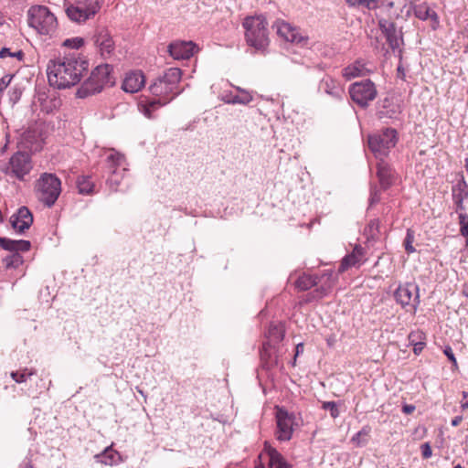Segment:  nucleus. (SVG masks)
<instances>
[{
	"label": "nucleus",
	"instance_id": "nucleus-19",
	"mask_svg": "<svg viewBox=\"0 0 468 468\" xmlns=\"http://www.w3.org/2000/svg\"><path fill=\"white\" fill-rule=\"evenodd\" d=\"M259 459L261 463L256 464V468H264L262 461L268 462L269 468H291L281 453L272 448H268L265 452L261 453Z\"/></svg>",
	"mask_w": 468,
	"mask_h": 468
},
{
	"label": "nucleus",
	"instance_id": "nucleus-63",
	"mask_svg": "<svg viewBox=\"0 0 468 468\" xmlns=\"http://www.w3.org/2000/svg\"><path fill=\"white\" fill-rule=\"evenodd\" d=\"M359 440H360V437H356V440L355 441H359Z\"/></svg>",
	"mask_w": 468,
	"mask_h": 468
},
{
	"label": "nucleus",
	"instance_id": "nucleus-9",
	"mask_svg": "<svg viewBox=\"0 0 468 468\" xmlns=\"http://www.w3.org/2000/svg\"><path fill=\"white\" fill-rule=\"evenodd\" d=\"M465 181H461L452 186V197L457 206L456 212L459 214L461 233L468 237V192Z\"/></svg>",
	"mask_w": 468,
	"mask_h": 468
},
{
	"label": "nucleus",
	"instance_id": "nucleus-17",
	"mask_svg": "<svg viewBox=\"0 0 468 468\" xmlns=\"http://www.w3.org/2000/svg\"><path fill=\"white\" fill-rule=\"evenodd\" d=\"M273 27L276 28L278 36L288 42L302 44L305 40L296 27L285 21H276Z\"/></svg>",
	"mask_w": 468,
	"mask_h": 468
},
{
	"label": "nucleus",
	"instance_id": "nucleus-24",
	"mask_svg": "<svg viewBox=\"0 0 468 468\" xmlns=\"http://www.w3.org/2000/svg\"><path fill=\"white\" fill-rule=\"evenodd\" d=\"M401 112L399 104L394 101L392 98H385L379 104L378 110V116L379 119L383 118H396Z\"/></svg>",
	"mask_w": 468,
	"mask_h": 468
},
{
	"label": "nucleus",
	"instance_id": "nucleus-44",
	"mask_svg": "<svg viewBox=\"0 0 468 468\" xmlns=\"http://www.w3.org/2000/svg\"><path fill=\"white\" fill-rule=\"evenodd\" d=\"M443 353L448 357V359L452 362V367L457 368L458 363L454 356L452 347L446 346L445 349L443 350Z\"/></svg>",
	"mask_w": 468,
	"mask_h": 468
},
{
	"label": "nucleus",
	"instance_id": "nucleus-6",
	"mask_svg": "<svg viewBox=\"0 0 468 468\" xmlns=\"http://www.w3.org/2000/svg\"><path fill=\"white\" fill-rule=\"evenodd\" d=\"M36 189L39 200L50 207L59 197L61 182L56 175L44 173L37 181Z\"/></svg>",
	"mask_w": 468,
	"mask_h": 468
},
{
	"label": "nucleus",
	"instance_id": "nucleus-28",
	"mask_svg": "<svg viewBox=\"0 0 468 468\" xmlns=\"http://www.w3.org/2000/svg\"><path fill=\"white\" fill-rule=\"evenodd\" d=\"M111 71L112 67L109 64H102L96 67L91 73L104 88L106 85H112L114 83Z\"/></svg>",
	"mask_w": 468,
	"mask_h": 468
},
{
	"label": "nucleus",
	"instance_id": "nucleus-8",
	"mask_svg": "<svg viewBox=\"0 0 468 468\" xmlns=\"http://www.w3.org/2000/svg\"><path fill=\"white\" fill-rule=\"evenodd\" d=\"M348 91L352 101L361 108H367L378 96L377 87L369 79L352 83Z\"/></svg>",
	"mask_w": 468,
	"mask_h": 468
},
{
	"label": "nucleus",
	"instance_id": "nucleus-1",
	"mask_svg": "<svg viewBox=\"0 0 468 468\" xmlns=\"http://www.w3.org/2000/svg\"><path fill=\"white\" fill-rule=\"evenodd\" d=\"M87 69L88 61L75 54L58 58L48 64V82L58 90L68 89L79 83Z\"/></svg>",
	"mask_w": 468,
	"mask_h": 468
},
{
	"label": "nucleus",
	"instance_id": "nucleus-18",
	"mask_svg": "<svg viewBox=\"0 0 468 468\" xmlns=\"http://www.w3.org/2000/svg\"><path fill=\"white\" fill-rule=\"evenodd\" d=\"M10 223L14 229L22 233L32 225L33 216L27 207H21L17 213L11 216Z\"/></svg>",
	"mask_w": 468,
	"mask_h": 468
},
{
	"label": "nucleus",
	"instance_id": "nucleus-46",
	"mask_svg": "<svg viewBox=\"0 0 468 468\" xmlns=\"http://www.w3.org/2000/svg\"><path fill=\"white\" fill-rule=\"evenodd\" d=\"M421 454L424 459H429L432 455V450L429 442H425L421 445Z\"/></svg>",
	"mask_w": 468,
	"mask_h": 468
},
{
	"label": "nucleus",
	"instance_id": "nucleus-12",
	"mask_svg": "<svg viewBox=\"0 0 468 468\" xmlns=\"http://www.w3.org/2000/svg\"><path fill=\"white\" fill-rule=\"evenodd\" d=\"M32 168L30 155L26 152H16L10 157L5 173L22 181L30 173Z\"/></svg>",
	"mask_w": 468,
	"mask_h": 468
},
{
	"label": "nucleus",
	"instance_id": "nucleus-57",
	"mask_svg": "<svg viewBox=\"0 0 468 468\" xmlns=\"http://www.w3.org/2000/svg\"><path fill=\"white\" fill-rule=\"evenodd\" d=\"M463 204L466 207V210L468 211V199H464Z\"/></svg>",
	"mask_w": 468,
	"mask_h": 468
},
{
	"label": "nucleus",
	"instance_id": "nucleus-38",
	"mask_svg": "<svg viewBox=\"0 0 468 468\" xmlns=\"http://www.w3.org/2000/svg\"><path fill=\"white\" fill-rule=\"evenodd\" d=\"M381 189L373 185L370 187L369 207H373L380 201Z\"/></svg>",
	"mask_w": 468,
	"mask_h": 468
},
{
	"label": "nucleus",
	"instance_id": "nucleus-36",
	"mask_svg": "<svg viewBox=\"0 0 468 468\" xmlns=\"http://www.w3.org/2000/svg\"><path fill=\"white\" fill-rule=\"evenodd\" d=\"M36 372L32 369L24 368L22 370L18 371H13L11 372V378L16 382V383H23L27 380L28 378L35 375Z\"/></svg>",
	"mask_w": 468,
	"mask_h": 468
},
{
	"label": "nucleus",
	"instance_id": "nucleus-25",
	"mask_svg": "<svg viewBox=\"0 0 468 468\" xmlns=\"http://www.w3.org/2000/svg\"><path fill=\"white\" fill-rule=\"evenodd\" d=\"M363 248L359 245H356L351 253L346 255L338 268V272H344L351 267L356 266L359 264L363 258Z\"/></svg>",
	"mask_w": 468,
	"mask_h": 468
},
{
	"label": "nucleus",
	"instance_id": "nucleus-52",
	"mask_svg": "<svg viewBox=\"0 0 468 468\" xmlns=\"http://www.w3.org/2000/svg\"><path fill=\"white\" fill-rule=\"evenodd\" d=\"M397 71H398V76L401 79H404L405 78V73H404V69L402 68L401 65H399L398 69H397Z\"/></svg>",
	"mask_w": 468,
	"mask_h": 468
},
{
	"label": "nucleus",
	"instance_id": "nucleus-23",
	"mask_svg": "<svg viewBox=\"0 0 468 468\" xmlns=\"http://www.w3.org/2000/svg\"><path fill=\"white\" fill-rule=\"evenodd\" d=\"M377 176L379 180L381 189L387 190L394 181V172L390 165L384 160H379L377 165Z\"/></svg>",
	"mask_w": 468,
	"mask_h": 468
},
{
	"label": "nucleus",
	"instance_id": "nucleus-31",
	"mask_svg": "<svg viewBox=\"0 0 468 468\" xmlns=\"http://www.w3.org/2000/svg\"><path fill=\"white\" fill-rule=\"evenodd\" d=\"M325 92L336 100H342L345 94L342 85L332 79L325 81Z\"/></svg>",
	"mask_w": 468,
	"mask_h": 468
},
{
	"label": "nucleus",
	"instance_id": "nucleus-42",
	"mask_svg": "<svg viewBox=\"0 0 468 468\" xmlns=\"http://www.w3.org/2000/svg\"><path fill=\"white\" fill-rule=\"evenodd\" d=\"M328 268L324 269V278L327 277L330 285L333 284L336 280L339 272H335L331 265L324 264Z\"/></svg>",
	"mask_w": 468,
	"mask_h": 468
},
{
	"label": "nucleus",
	"instance_id": "nucleus-39",
	"mask_svg": "<svg viewBox=\"0 0 468 468\" xmlns=\"http://www.w3.org/2000/svg\"><path fill=\"white\" fill-rule=\"evenodd\" d=\"M413 241H414V233L411 229H408L406 238L404 239L405 250L408 253H413L415 251V248L412 245Z\"/></svg>",
	"mask_w": 468,
	"mask_h": 468
},
{
	"label": "nucleus",
	"instance_id": "nucleus-50",
	"mask_svg": "<svg viewBox=\"0 0 468 468\" xmlns=\"http://www.w3.org/2000/svg\"><path fill=\"white\" fill-rule=\"evenodd\" d=\"M304 350V346L303 343H299L296 345L295 347V356H299L301 353H303Z\"/></svg>",
	"mask_w": 468,
	"mask_h": 468
},
{
	"label": "nucleus",
	"instance_id": "nucleus-16",
	"mask_svg": "<svg viewBox=\"0 0 468 468\" xmlns=\"http://www.w3.org/2000/svg\"><path fill=\"white\" fill-rule=\"evenodd\" d=\"M196 48L192 41H175L168 46V52L175 59H188L194 55Z\"/></svg>",
	"mask_w": 468,
	"mask_h": 468
},
{
	"label": "nucleus",
	"instance_id": "nucleus-2",
	"mask_svg": "<svg viewBox=\"0 0 468 468\" xmlns=\"http://www.w3.org/2000/svg\"><path fill=\"white\" fill-rule=\"evenodd\" d=\"M180 80L181 70L179 69H168L163 76L157 78L154 82L150 85L149 89L151 93L158 97V99L140 101L139 108L141 112L147 118H152V111L165 105L181 92V90H177Z\"/></svg>",
	"mask_w": 468,
	"mask_h": 468
},
{
	"label": "nucleus",
	"instance_id": "nucleus-40",
	"mask_svg": "<svg viewBox=\"0 0 468 468\" xmlns=\"http://www.w3.org/2000/svg\"><path fill=\"white\" fill-rule=\"evenodd\" d=\"M409 340L410 341V343L413 345V352L415 355H420L424 346H425V343L424 342H421V341H419V342H415L416 341V335L415 334H410L409 335Z\"/></svg>",
	"mask_w": 468,
	"mask_h": 468
},
{
	"label": "nucleus",
	"instance_id": "nucleus-61",
	"mask_svg": "<svg viewBox=\"0 0 468 468\" xmlns=\"http://www.w3.org/2000/svg\"><path fill=\"white\" fill-rule=\"evenodd\" d=\"M453 468H463L461 464H457L456 466H454Z\"/></svg>",
	"mask_w": 468,
	"mask_h": 468
},
{
	"label": "nucleus",
	"instance_id": "nucleus-34",
	"mask_svg": "<svg viewBox=\"0 0 468 468\" xmlns=\"http://www.w3.org/2000/svg\"><path fill=\"white\" fill-rule=\"evenodd\" d=\"M267 335L271 342H281L284 336L283 325L282 324H271Z\"/></svg>",
	"mask_w": 468,
	"mask_h": 468
},
{
	"label": "nucleus",
	"instance_id": "nucleus-49",
	"mask_svg": "<svg viewBox=\"0 0 468 468\" xmlns=\"http://www.w3.org/2000/svg\"><path fill=\"white\" fill-rule=\"evenodd\" d=\"M368 433H369V429L363 428L361 431H359L357 433H356L353 436L352 441H356V437H361L362 435L367 436Z\"/></svg>",
	"mask_w": 468,
	"mask_h": 468
},
{
	"label": "nucleus",
	"instance_id": "nucleus-11",
	"mask_svg": "<svg viewBox=\"0 0 468 468\" xmlns=\"http://www.w3.org/2000/svg\"><path fill=\"white\" fill-rule=\"evenodd\" d=\"M394 297L407 312L415 314L420 303L419 286L412 282L399 285L394 292Z\"/></svg>",
	"mask_w": 468,
	"mask_h": 468
},
{
	"label": "nucleus",
	"instance_id": "nucleus-4",
	"mask_svg": "<svg viewBox=\"0 0 468 468\" xmlns=\"http://www.w3.org/2000/svg\"><path fill=\"white\" fill-rule=\"evenodd\" d=\"M398 142V133L393 128H385L368 135V147L378 160H384Z\"/></svg>",
	"mask_w": 468,
	"mask_h": 468
},
{
	"label": "nucleus",
	"instance_id": "nucleus-35",
	"mask_svg": "<svg viewBox=\"0 0 468 468\" xmlns=\"http://www.w3.org/2000/svg\"><path fill=\"white\" fill-rule=\"evenodd\" d=\"M316 283L317 277L312 276L310 274H303L300 276L295 282L296 287L301 291H306Z\"/></svg>",
	"mask_w": 468,
	"mask_h": 468
},
{
	"label": "nucleus",
	"instance_id": "nucleus-15",
	"mask_svg": "<svg viewBox=\"0 0 468 468\" xmlns=\"http://www.w3.org/2000/svg\"><path fill=\"white\" fill-rule=\"evenodd\" d=\"M378 25L381 32L386 37L387 43L389 48L394 51L400 46V40L402 39L401 34L397 30L396 24L386 18H379Z\"/></svg>",
	"mask_w": 468,
	"mask_h": 468
},
{
	"label": "nucleus",
	"instance_id": "nucleus-62",
	"mask_svg": "<svg viewBox=\"0 0 468 468\" xmlns=\"http://www.w3.org/2000/svg\"><path fill=\"white\" fill-rule=\"evenodd\" d=\"M56 102H57L56 100H54V104H53L54 107H57V103Z\"/></svg>",
	"mask_w": 468,
	"mask_h": 468
},
{
	"label": "nucleus",
	"instance_id": "nucleus-48",
	"mask_svg": "<svg viewBox=\"0 0 468 468\" xmlns=\"http://www.w3.org/2000/svg\"><path fill=\"white\" fill-rule=\"evenodd\" d=\"M345 2L350 7H359V6H362L361 0H345Z\"/></svg>",
	"mask_w": 468,
	"mask_h": 468
},
{
	"label": "nucleus",
	"instance_id": "nucleus-47",
	"mask_svg": "<svg viewBox=\"0 0 468 468\" xmlns=\"http://www.w3.org/2000/svg\"><path fill=\"white\" fill-rule=\"evenodd\" d=\"M415 410V406L411 404H405L402 406V412L405 414H411Z\"/></svg>",
	"mask_w": 468,
	"mask_h": 468
},
{
	"label": "nucleus",
	"instance_id": "nucleus-45",
	"mask_svg": "<svg viewBox=\"0 0 468 468\" xmlns=\"http://www.w3.org/2000/svg\"><path fill=\"white\" fill-rule=\"evenodd\" d=\"M362 6L368 10H375L379 5V0H361Z\"/></svg>",
	"mask_w": 468,
	"mask_h": 468
},
{
	"label": "nucleus",
	"instance_id": "nucleus-53",
	"mask_svg": "<svg viewBox=\"0 0 468 468\" xmlns=\"http://www.w3.org/2000/svg\"><path fill=\"white\" fill-rule=\"evenodd\" d=\"M462 293L468 298V282L463 284Z\"/></svg>",
	"mask_w": 468,
	"mask_h": 468
},
{
	"label": "nucleus",
	"instance_id": "nucleus-7",
	"mask_svg": "<svg viewBox=\"0 0 468 468\" xmlns=\"http://www.w3.org/2000/svg\"><path fill=\"white\" fill-rule=\"evenodd\" d=\"M100 8L98 0H76L66 7V14L71 21L80 24L92 18Z\"/></svg>",
	"mask_w": 468,
	"mask_h": 468
},
{
	"label": "nucleus",
	"instance_id": "nucleus-60",
	"mask_svg": "<svg viewBox=\"0 0 468 468\" xmlns=\"http://www.w3.org/2000/svg\"><path fill=\"white\" fill-rule=\"evenodd\" d=\"M327 344H328L329 346H332V340L327 339Z\"/></svg>",
	"mask_w": 468,
	"mask_h": 468
},
{
	"label": "nucleus",
	"instance_id": "nucleus-58",
	"mask_svg": "<svg viewBox=\"0 0 468 468\" xmlns=\"http://www.w3.org/2000/svg\"><path fill=\"white\" fill-rule=\"evenodd\" d=\"M463 397L465 399V398H468V392L466 391H463Z\"/></svg>",
	"mask_w": 468,
	"mask_h": 468
},
{
	"label": "nucleus",
	"instance_id": "nucleus-13",
	"mask_svg": "<svg viewBox=\"0 0 468 468\" xmlns=\"http://www.w3.org/2000/svg\"><path fill=\"white\" fill-rule=\"evenodd\" d=\"M106 162L110 169V176L108 177L109 186L112 191H117L125 171V168H122L121 171L118 168L125 165V158L122 154L112 149L109 151Z\"/></svg>",
	"mask_w": 468,
	"mask_h": 468
},
{
	"label": "nucleus",
	"instance_id": "nucleus-14",
	"mask_svg": "<svg viewBox=\"0 0 468 468\" xmlns=\"http://www.w3.org/2000/svg\"><path fill=\"white\" fill-rule=\"evenodd\" d=\"M277 438L280 441H289L295 425L294 416L287 411L278 410L277 415Z\"/></svg>",
	"mask_w": 468,
	"mask_h": 468
},
{
	"label": "nucleus",
	"instance_id": "nucleus-33",
	"mask_svg": "<svg viewBox=\"0 0 468 468\" xmlns=\"http://www.w3.org/2000/svg\"><path fill=\"white\" fill-rule=\"evenodd\" d=\"M77 187L80 194L90 195L93 193L94 184L88 176H80L77 179Z\"/></svg>",
	"mask_w": 468,
	"mask_h": 468
},
{
	"label": "nucleus",
	"instance_id": "nucleus-21",
	"mask_svg": "<svg viewBox=\"0 0 468 468\" xmlns=\"http://www.w3.org/2000/svg\"><path fill=\"white\" fill-rule=\"evenodd\" d=\"M93 38L94 43L99 48L102 57L110 56L112 54L114 49V42L107 29H99Z\"/></svg>",
	"mask_w": 468,
	"mask_h": 468
},
{
	"label": "nucleus",
	"instance_id": "nucleus-55",
	"mask_svg": "<svg viewBox=\"0 0 468 468\" xmlns=\"http://www.w3.org/2000/svg\"><path fill=\"white\" fill-rule=\"evenodd\" d=\"M26 468H34L33 467V464L31 463V462H27V464H26Z\"/></svg>",
	"mask_w": 468,
	"mask_h": 468
},
{
	"label": "nucleus",
	"instance_id": "nucleus-22",
	"mask_svg": "<svg viewBox=\"0 0 468 468\" xmlns=\"http://www.w3.org/2000/svg\"><path fill=\"white\" fill-rule=\"evenodd\" d=\"M367 64L364 59L358 58L343 69V76L346 80L365 77L373 72V69H369Z\"/></svg>",
	"mask_w": 468,
	"mask_h": 468
},
{
	"label": "nucleus",
	"instance_id": "nucleus-10",
	"mask_svg": "<svg viewBox=\"0 0 468 468\" xmlns=\"http://www.w3.org/2000/svg\"><path fill=\"white\" fill-rule=\"evenodd\" d=\"M28 240H14L7 238H0V247L5 250L13 252L4 259L6 268H17L23 263L22 256L19 251H27L30 249Z\"/></svg>",
	"mask_w": 468,
	"mask_h": 468
},
{
	"label": "nucleus",
	"instance_id": "nucleus-20",
	"mask_svg": "<svg viewBox=\"0 0 468 468\" xmlns=\"http://www.w3.org/2000/svg\"><path fill=\"white\" fill-rule=\"evenodd\" d=\"M145 83V78L142 71L135 70L126 74L122 81V90L125 92L134 93L139 91Z\"/></svg>",
	"mask_w": 468,
	"mask_h": 468
},
{
	"label": "nucleus",
	"instance_id": "nucleus-3",
	"mask_svg": "<svg viewBox=\"0 0 468 468\" xmlns=\"http://www.w3.org/2000/svg\"><path fill=\"white\" fill-rule=\"evenodd\" d=\"M268 23L264 16L246 17L243 22L247 44L259 51H264L269 46Z\"/></svg>",
	"mask_w": 468,
	"mask_h": 468
},
{
	"label": "nucleus",
	"instance_id": "nucleus-37",
	"mask_svg": "<svg viewBox=\"0 0 468 468\" xmlns=\"http://www.w3.org/2000/svg\"><path fill=\"white\" fill-rule=\"evenodd\" d=\"M84 44V40L82 37H72L65 39L62 43L63 47L79 49L80 47H82Z\"/></svg>",
	"mask_w": 468,
	"mask_h": 468
},
{
	"label": "nucleus",
	"instance_id": "nucleus-29",
	"mask_svg": "<svg viewBox=\"0 0 468 468\" xmlns=\"http://www.w3.org/2000/svg\"><path fill=\"white\" fill-rule=\"evenodd\" d=\"M253 100V96L248 90H242V94L233 95L226 92L221 95V101L227 104L247 105Z\"/></svg>",
	"mask_w": 468,
	"mask_h": 468
},
{
	"label": "nucleus",
	"instance_id": "nucleus-26",
	"mask_svg": "<svg viewBox=\"0 0 468 468\" xmlns=\"http://www.w3.org/2000/svg\"><path fill=\"white\" fill-rule=\"evenodd\" d=\"M412 11L416 17L420 20H427L429 18L432 20H437V14L432 11L426 3H422L413 7L411 5L408 6L405 12V17H410L411 16Z\"/></svg>",
	"mask_w": 468,
	"mask_h": 468
},
{
	"label": "nucleus",
	"instance_id": "nucleus-43",
	"mask_svg": "<svg viewBox=\"0 0 468 468\" xmlns=\"http://www.w3.org/2000/svg\"><path fill=\"white\" fill-rule=\"evenodd\" d=\"M7 57H16L18 59H22L23 57H24V53L20 50V51H17V52H11L9 48H3L1 50H0V58H5Z\"/></svg>",
	"mask_w": 468,
	"mask_h": 468
},
{
	"label": "nucleus",
	"instance_id": "nucleus-27",
	"mask_svg": "<svg viewBox=\"0 0 468 468\" xmlns=\"http://www.w3.org/2000/svg\"><path fill=\"white\" fill-rule=\"evenodd\" d=\"M102 89L103 87L101 83L95 79L92 73H90V76L78 89L76 94L79 98H86L90 95L100 92Z\"/></svg>",
	"mask_w": 468,
	"mask_h": 468
},
{
	"label": "nucleus",
	"instance_id": "nucleus-32",
	"mask_svg": "<svg viewBox=\"0 0 468 468\" xmlns=\"http://www.w3.org/2000/svg\"><path fill=\"white\" fill-rule=\"evenodd\" d=\"M382 3L388 9L399 10L396 16V17H399L405 16L410 0H382Z\"/></svg>",
	"mask_w": 468,
	"mask_h": 468
},
{
	"label": "nucleus",
	"instance_id": "nucleus-56",
	"mask_svg": "<svg viewBox=\"0 0 468 468\" xmlns=\"http://www.w3.org/2000/svg\"><path fill=\"white\" fill-rule=\"evenodd\" d=\"M236 90L239 92V94H242V90H245L244 89L240 87H236Z\"/></svg>",
	"mask_w": 468,
	"mask_h": 468
},
{
	"label": "nucleus",
	"instance_id": "nucleus-59",
	"mask_svg": "<svg viewBox=\"0 0 468 468\" xmlns=\"http://www.w3.org/2000/svg\"><path fill=\"white\" fill-rule=\"evenodd\" d=\"M3 86H4V87L5 86V82H4V81H2V83H0V89H2V87H3Z\"/></svg>",
	"mask_w": 468,
	"mask_h": 468
},
{
	"label": "nucleus",
	"instance_id": "nucleus-5",
	"mask_svg": "<svg viewBox=\"0 0 468 468\" xmlns=\"http://www.w3.org/2000/svg\"><path fill=\"white\" fill-rule=\"evenodd\" d=\"M28 24L39 34L47 36H52L58 27L57 18L44 5H36L29 8Z\"/></svg>",
	"mask_w": 468,
	"mask_h": 468
},
{
	"label": "nucleus",
	"instance_id": "nucleus-51",
	"mask_svg": "<svg viewBox=\"0 0 468 468\" xmlns=\"http://www.w3.org/2000/svg\"><path fill=\"white\" fill-rule=\"evenodd\" d=\"M463 420V417L462 416H456L454 417L452 420V425L453 427H456L458 426Z\"/></svg>",
	"mask_w": 468,
	"mask_h": 468
},
{
	"label": "nucleus",
	"instance_id": "nucleus-54",
	"mask_svg": "<svg viewBox=\"0 0 468 468\" xmlns=\"http://www.w3.org/2000/svg\"><path fill=\"white\" fill-rule=\"evenodd\" d=\"M378 225H379L378 220H373V221H371V223H370V228H376V229H378Z\"/></svg>",
	"mask_w": 468,
	"mask_h": 468
},
{
	"label": "nucleus",
	"instance_id": "nucleus-41",
	"mask_svg": "<svg viewBox=\"0 0 468 468\" xmlns=\"http://www.w3.org/2000/svg\"><path fill=\"white\" fill-rule=\"evenodd\" d=\"M324 410H329L333 419H335L339 415L337 404L334 401L324 402Z\"/></svg>",
	"mask_w": 468,
	"mask_h": 468
},
{
	"label": "nucleus",
	"instance_id": "nucleus-30",
	"mask_svg": "<svg viewBox=\"0 0 468 468\" xmlns=\"http://www.w3.org/2000/svg\"><path fill=\"white\" fill-rule=\"evenodd\" d=\"M95 459L98 463H101L106 465H113L119 463L120 455L112 447H109L106 448L103 452L95 455Z\"/></svg>",
	"mask_w": 468,
	"mask_h": 468
}]
</instances>
